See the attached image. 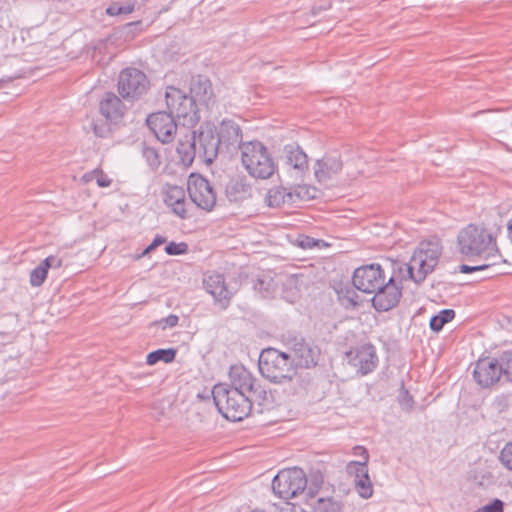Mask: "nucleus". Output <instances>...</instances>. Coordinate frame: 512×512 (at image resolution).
<instances>
[{"instance_id": "f257e3e1", "label": "nucleus", "mask_w": 512, "mask_h": 512, "mask_svg": "<svg viewBox=\"0 0 512 512\" xmlns=\"http://www.w3.org/2000/svg\"><path fill=\"white\" fill-rule=\"evenodd\" d=\"M442 254V245L439 239L422 241L413 253L409 263L398 265L401 280H412L421 284L428 274L432 273L438 265Z\"/></svg>"}, {"instance_id": "f03ea898", "label": "nucleus", "mask_w": 512, "mask_h": 512, "mask_svg": "<svg viewBox=\"0 0 512 512\" xmlns=\"http://www.w3.org/2000/svg\"><path fill=\"white\" fill-rule=\"evenodd\" d=\"M261 375L274 384L291 383L293 394L297 393L296 386L301 385V378L291 361V355L275 348L263 349L259 357Z\"/></svg>"}, {"instance_id": "7ed1b4c3", "label": "nucleus", "mask_w": 512, "mask_h": 512, "mask_svg": "<svg viewBox=\"0 0 512 512\" xmlns=\"http://www.w3.org/2000/svg\"><path fill=\"white\" fill-rule=\"evenodd\" d=\"M212 396L218 411L228 420L241 421L246 418L256 400L236 389L229 388L226 383L216 384Z\"/></svg>"}, {"instance_id": "20e7f679", "label": "nucleus", "mask_w": 512, "mask_h": 512, "mask_svg": "<svg viewBox=\"0 0 512 512\" xmlns=\"http://www.w3.org/2000/svg\"><path fill=\"white\" fill-rule=\"evenodd\" d=\"M459 252L466 257H476L497 251L496 238L484 226L469 224L457 236Z\"/></svg>"}, {"instance_id": "39448f33", "label": "nucleus", "mask_w": 512, "mask_h": 512, "mask_svg": "<svg viewBox=\"0 0 512 512\" xmlns=\"http://www.w3.org/2000/svg\"><path fill=\"white\" fill-rule=\"evenodd\" d=\"M241 162L249 175L257 179H268L276 170V164L267 147L257 140L241 145Z\"/></svg>"}, {"instance_id": "423d86ee", "label": "nucleus", "mask_w": 512, "mask_h": 512, "mask_svg": "<svg viewBox=\"0 0 512 512\" xmlns=\"http://www.w3.org/2000/svg\"><path fill=\"white\" fill-rule=\"evenodd\" d=\"M167 113L178 120L182 119L183 126H194L199 121L198 111L194 100L179 88L169 86L165 92Z\"/></svg>"}, {"instance_id": "0eeeda50", "label": "nucleus", "mask_w": 512, "mask_h": 512, "mask_svg": "<svg viewBox=\"0 0 512 512\" xmlns=\"http://www.w3.org/2000/svg\"><path fill=\"white\" fill-rule=\"evenodd\" d=\"M117 87L122 99L134 102L147 93L150 81L144 72L129 67L120 72Z\"/></svg>"}, {"instance_id": "6e6552de", "label": "nucleus", "mask_w": 512, "mask_h": 512, "mask_svg": "<svg viewBox=\"0 0 512 512\" xmlns=\"http://www.w3.org/2000/svg\"><path fill=\"white\" fill-rule=\"evenodd\" d=\"M307 477L301 468L293 467L281 470L272 480L273 492L282 499H291L303 492Z\"/></svg>"}, {"instance_id": "1a4fd4ad", "label": "nucleus", "mask_w": 512, "mask_h": 512, "mask_svg": "<svg viewBox=\"0 0 512 512\" xmlns=\"http://www.w3.org/2000/svg\"><path fill=\"white\" fill-rule=\"evenodd\" d=\"M229 388L236 389L246 396L256 400L261 405L267 399L266 390L260 385L259 381L243 365H233L229 371Z\"/></svg>"}, {"instance_id": "9d476101", "label": "nucleus", "mask_w": 512, "mask_h": 512, "mask_svg": "<svg viewBox=\"0 0 512 512\" xmlns=\"http://www.w3.org/2000/svg\"><path fill=\"white\" fill-rule=\"evenodd\" d=\"M284 343L291 352V361L295 368L309 369L315 367L319 360L320 350L317 346L308 343L302 336L287 334Z\"/></svg>"}, {"instance_id": "9b49d317", "label": "nucleus", "mask_w": 512, "mask_h": 512, "mask_svg": "<svg viewBox=\"0 0 512 512\" xmlns=\"http://www.w3.org/2000/svg\"><path fill=\"white\" fill-rule=\"evenodd\" d=\"M191 201L205 211H211L216 204V192L211 183L201 175L191 174L187 182Z\"/></svg>"}, {"instance_id": "f8f14e48", "label": "nucleus", "mask_w": 512, "mask_h": 512, "mask_svg": "<svg viewBox=\"0 0 512 512\" xmlns=\"http://www.w3.org/2000/svg\"><path fill=\"white\" fill-rule=\"evenodd\" d=\"M194 132L197 154L206 163H212L221 151L216 126L210 122H204Z\"/></svg>"}, {"instance_id": "ddd939ff", "label": "nucleus", "mask_w": 512, "mask_h": 512, "mask_svg": "<svg viewBox=\"0 0 512 512\" xmlns=\"http://www.w3.org/2000/svg\"><path fill=\"white\" fill-rule=\"evenodd\" d=\"M386 276L380 264L372 263L355 269L352 277L353 285L367 294H373L384 284Z\"/></svg>"}, {"instance_id": "4468645a", "label": "nucleus", "mask_w": 512, "mask_h": 512, "mask_svg": "<svg viewBox=\"0 0 512 512\" xmlns=\"http://www.w3.org/2000/svg\"><path fill=\"white\" fill-rule=\"evenodd\" d=\"M373 294L372 305L378 312H387L398 305L402 297V286L398 285L395 277L384 281Z\"/></svg>"}, {"instance_id": "2eb2a0df", "label": "nucleus", "mask_w": 512, "mask_h": 512, "mask_svg": "<svg viewBox=\"0 0 512 512\" xmlns=\"http://www.w3.org/2000/svg\"><path fill=\"white\" fill-rule=\"evenodd\" d=\"M175 119L171 114L162 111L150 114L146 122L156 138L163 144H168L175 139L178 130Z\"/></svg>"}, {"instance_id": "dca6fc26", "label": "nucleus", "mask_w": 512, "mask_h": 512, "mask_svg": "<svg viewBox=\"0 0 512 512\" xmlns=\"http://www.w3.org/2000/svg\"><path fill=\"white\" fill-rule=\"evenodd\" d=\"M343 160L340 151L331 150L326 152L314 164V175L319 183H327L337 176L343 169Z\"/></svg>"}, {"instance_id": "f3484780", "label": "nucleus", "mask_w": 512, "mask_h": 512, "mask_svg": "<svg viewBox=\"0 0 512 512\" xmlns=\"http://www.w3.org/2000/svg\"><path fill=\"white\" fill-rule=\"evenodd\" d=\"M502 377L498 358H480L473 370V378L481 388H490Z\"/></svg>"}, {"instance_id": "a211bd4d", "label": "nucleus", "mask_w": 512, "mask_h": 512, "mask_svg": "<svg viewBox=\"0 0 512 512\" xmlns=\"http://www.w3.org/2000/svg\"><path fill=\"white\" fill-rule=\"evenodd\" d=\"M349 363L362 375L371 373L377 366L378 357L372 344L362 345L347 353Z\"/></svg>"}, {"instance_id": "6ab92c4d", "label": "nucleus", "mask_w": 512, "mask_h": 512, "mask_svg": "<svg viewBox=\"0 0 512 512\" xmlns=\"http://www.w3.org/2000/svg\"><path fill=\"white\" fill-rule=\"evenodd\" d=\"M217 136L221 150L230 152L237 148L241 149L242 130L241 127L233 120L224 119L217 129Z\"/></svg>"}, {"instance_id": "aec40b11", "label": "nucleus", "mask_w": 512, "mask_h": 512, "mask_svg": "<svg viewBox=\"0 0 512 512\" xmlns=\"http://www.w3.org/2000/svg\"><path fill=\"white\" fill-rule=\"evenodd\" d=\"M164 203L181 219L187 218L186 193L183 187L165 184L162 189Z\"/></svg>"}, {"instance_id": "412c9836", "label": "nucleus", "mask_w": 512, "mask_h": 512, "mask_svg": "<svg viewBox=\"0 0 512 512\" xmlns=\"http://www.w3.org/2000/svg\"><path fill=\"white\" fill-rule=\"evenodd\" d=\"M204 286L206 291L213 296L215 302L221 305L222 309L228 307L232 293L228 290L222 274L209 275L204 279Z\"/></svg>"}, {"instance_id": "4be33fe9", "label": "nucleus", "mask_w": 512, "mask_h": 512, "mask_svg": "<svg viewBox=\"0 0 512 512\" xmlns=\"http://www.w3.org/2000/svg\"><path fill=\"white\" fill-rule=\"evenodd\" d=\"M347 471L355 476V489L364 499H368L373 494V485L368 474V466L365 463L349 462Z\"/></svg>"}, {"instance_id": "5701e85b", "label": "nucleus", "mask_w": 512, "mask_h": 512, "mask_svg": "<svg viewBox=\"0 0 512 512\" xmlns=\"http://www.w3.org/2000/svg\"><path fill=\"white\" fill-rule=\"evenodd\" d=\"M190 93L191 95L189 97H192L194 104L199 102L200 104L208 106L214 97L211 81L202 75L192 77Z\"/></svg>"}, {"instance_id": "b1692460", "label": "nucleus", "mask_w": 512, "mask_h": 512, "mask_svg": "<svg viewBox=\"0 0 512 512\" xmlns=\"http://www.w3.org/2000/svg\"><path fill=\"white\" fill-rule=\"evenodd\" d=\"M100 113L110 121H116L123 117L125 105L113 92H107L100 102Z\"/></svg>"}, {"instance_id": "393cba45", "label": "nucleus", "mask_w": 512, "mask_h": 512, "mask_svg": "<svg viewBox=\"0 0 512 512\" xmlns=\"http://www.w3.org/2000/svg\"><path fill=\"white\" fill-rule=\"evenodd\" d=\"M286 164L303 174L308 170V157L297 143H290L284 146Z\"/></svg>"}, {"instance_id": "a878e982", "label": "nucleus", "mask_w": 512, "mask_h": 512, "mask_svg": "<svg viewBox=\"0 0 512 512\" xmlns=\"http://www.w3.org/2000/svg\"><path fill=\"white\" fill-rule=\"evenodd\" d=\"M225 194L230 202H242L252 196V187L245 178H232L226 184Z\"/></svg>"}, {"instance_id": "bb28decb", "label": "nucleus", "mask_w": 512, "mask_h": 512, "mask_svg": "<svg viewBox=\"0 0 512 512\" xmlns=\"http://www.w3.org/2000/svg\"><path fill=\"white\" fill-rule=\"evenodd\" d=\"M266 203L269 207H280L284 204H293V196L290 189L283 186H274L267 191Z\"/></svg>"}, {"instance_id": "cd10ccee", "label": "nucleus", "mask_w": 512, "mask_h": 512, "mask_svg": "<svg viewBox=\"0 0 512 512\" xmlns=\"http://www.w3.org/2000/svg\"><path fill=\"white\" fill-rule=\"evenodd\" d=\"M177 152L180 155L183 164H192L197 154L195 132H191L190 136H187L185 141L182 139L179 140Z\"/></svg>"}, {"instance_id": "c85d7f7f", "label": "nucleus", "mask_w": 512, "mask_h": 512, "mask_svg": "<svg viewBox=\"0 0 512 512\" xmlns=\"http://www.w3.org/2000/svg\"><path fill=\"white\" fill-rule=\"evenodd\" d=\"M275 283L269 274H259L253 282V288L263 298H269L275 291Z\"/></svg>"}, {"instance_id": "c756f323", "label": "nucleus", "mask_w": 512, "mask_h": 512, "mask_svg": "<svg viewBox=\"0 0 512 512\" xmlns=\"http://www.w3.org/2000/svg\"><path fill=\"white\" fill-rule=\"evenodd\" d=\"M454 318L455 311L453 309H443L430 319V329L438 333L443 329L445 324L451 322Z\"/></svg>"}, {"instance_id": "7c9ffc66", "label": "nucleus", "mask_w": 512, "mask_h": 512, "mask_svg": "<svg viewBox=\"0 0 512 512\" xmlns=\"http://www.w3.org/2000/svg\"><path fill=\"white\" fill-rule=\"evenodd\" d=\"M176 353L177 351L174 348L158 349L150 352L147 355L146 363L148 365H154L159 361H163L164 363H171L175 360Z\"/></svg>"}, {"instance_id": "2f4dec72", "label": "nucleus", "mask_w": 512, "mask_h": 512, "mask_svg": "<svg viewBox=\"0 0 512 512\" xmlns=\"http://www.w3.org/2000/svg\"><path fill=\"white\" fill-rule=\"evenodd\" d=\"M313 512H343L342 504L333 498H319Z\"/></svg>"}, {"instance_id": "473e14b6", "label": "nucleus", "mask_w": 512, "mask_h": 512, "mask_svg": "<svg viewBox=\"0 0 512 512\" xmlns=\"http://www.w3.org/2000/svg\"><path fill=\"white\" fill-rule=\"evenodd\" d=\"M142 156L152 171H156L161 165V158L158 151L143 143Z\"/></svg>"}, {"instance_id": "72a5a7b5", "label": "nucleus", "mask_w": 512, "mask_h": 512, "mask_svg": "<svg viewBox=\"0 0 512 512\" xmlns=\"http://www.w3.org/2000/svg\"><path fill=\"white\" fill-rule=\"evenodd\" d=\"M499 365L501 369L502 376L505 377L507 381L512 382V352L505 351L499 357Z\"/></svg>"}, {"instance_id": "f704fd0d", "label": "nucleus", "mask_w": 512, "mask_h": 512, "mask_svg": "<svg viewBox=\"0 0 512 512\" xmlns=\"http://www.w3.org/2000/svg\"><path fill=\"white\" fill-rule=\"evenodd\" d=\"M48 269L41 262L36 268L30 273V284L33 287L41 286L47 278Z\"/></svg>"}, {"instance_id": "c9c22d12", "label": "nucleus", "mask_w": 512, "mask_h": 512, "mask_svg": "<svg viewBox=\"0 0 512 512\" xmlns=\"http://www.w3.org/2000/svg\"><path fill=\"white\" fill-rule=\"evenodd\" d=\"M290 193L293 196V204L297 201H308L314 197L310 195L309 188L304 185H298L294 189H290Z\"/></svg>"}, {"instance_id": "e433bc0d", "label": "nucleus", "mask_w": 512, "mask_h": 512, "mask_svg": "<svg viewBox=\"0 0 512 512\" xmlns=\"http://www.w3.org/2000/svg\"><path fill=\"white\" fill-rule=\"evenodd\" d=\"M499 460L506 469L512 471V441L504 445L500 451Z\"/></svg>"}, {"instance_id": "4c0bfd02", "label": "nucleus", "mask_w": 512, "mask_h": 512, "mask_svg": "<svg viewBox=\"0 0 512 512\" xmlns=\"http://www.w3.org/2000/svg\"><path fill=\"white\" fill-rule=\"evenodd\" d=\"M188 244L186 242H169L165 246V252L168 255L176 256V255H182L186 254L188 252Z\"/></svg>"}, {"instance_id": "58836bf2", "label": "nucleus", "mask_w": 512, "mask_h": 512, "mask_svg": "<svg viewBox=\"0 0 512 512\" xmlns=\"http://www.w3.org/2000/svg\"><path fill=\"white\" fill-rule=\"evenodd\" d=\"M475 512H504V502L498 498L479 507Z\"/></svg>"}, {"instance_id": "ea45409f", "label": "nucleus", "mask_w": 512, "mask_h": 512, "mask_svg": "<svg viewBox=\"0 0 512 512\" xmlns=\"http://www.w3.org/2000/svg\"><path fill=\"white\" fill-rule=\"evenodd\" d=\"M495 265V262L492 263H483L480 265L470 266L467 264H461L458 268V271L460 273L469 274L477 271H484L490 269L492 266Z\"/></svg>"}, {"instance_id": "a19ab883", "label": "nucleus", "mask_w": 512, "mask_h": 512, "mask_svg": "<svg viewBox=\"0 0 512 512\" xmlns=\"http://www.w3.org/2000/svg\"><path fill=\"white\" fill-rule=\"evenodd\" d=\"M93 132L97 137L107 138L111 134V128L107 122H93Z\"/></svg>"}, {"instance_id": "79ce46f5", "label": "nucleus", "mask_w": 512, "mask_h": 512, "mask_svg": "<svg viewBox=\"0 0 512 512\" xmlns=\"http://www.w3.org/2000/svg\"><path fill=\"white\" fill-rule=\"evenodd\" d=\"M399 404L403 409H405L407 411L411 410L412 406H413V398L409 394V392L404 389L403 384H402V391L399 396Z\"/></svg>"}, {"instance_id": "37998d69", "label": "nucleus", "mask_w": 512, "mask_h": 512, "mask_svg": "<svg viewBox=\"0 0 512 512\" xmlns=\"http://www.w3.org/2000/svg\"><path fill=\"white\" fill-rule=\"evenodd\" d=\"M321 242V240L314 239L310 236L302 235L300 236L299 246L303 249H312L315 247H319Z\"/></svg>"}, {"instance_id": "c03bdc74", "label": "nucleus", "mask_w": 512, "mask_h": 512, "mask_svg": "<svg viewBox=\"0 0 512 512\" xmlns=\"http://www.w3.org/2000/svg\"><path fill=\"white\" fill-rule=\"evenodd\" d=\"M42 263L49 270L50 268H60L63 264V260L58 256L50 255L45 258Z\"/></svg>"}, {"instance_id": "a18cd8bd", "label": "nucleus", "mask_w": 512, "mask_h": 512, "mask_svg": "<svg viewBox=\"0 0 512 512\" xmlns=\"http://www.w3.org/2000/svg\"><path fill=\"white\" fill-rule=\"evenodd\" d=\"M353 454L355 456H360L361 457V461H355L356 463H365V465L368 466V461H369V453H368V450L363 447V446H355L353 448Z\"/></svg>"}, {"instance_id": "49530a36", "label": "nucleus", "mask_w": 512, "mask_h": 512, "mask_svg": "<svg viewBox=\"0 0 512 512\" xmlns=\"http://www.w3.org/2000/svg\"><path fill=\"white\" fill-rule=\"evenodd\" d=\"M166 241H167L166 237H164L162 235H156L155 238L153 239L152 243L150 245H148L147 248L143 251V255L152 252L158 246L166 243Z\"/></svg>"}, {"instance_id": "de8ad7c7", "label": "nucleus", "mask_w": 512, "mask_h": 512, "mask_svg": "<svg viewBox=\"0 0 512 512\" xmlns=\"http://www.w3.org/2000/svg\"><path fill=\"white\" fill-rule=\"evenodd\" d=\"M179 318L177 315L170 314L169 316L163 318L159 323L163 325V327H175L178 324Z\"/></svg>"}, {"instance_id": "09e8293b", "label": "nucleus", "mask_w": 512, "mask_h": 512, "mask_svg": "<svg viewBox=\"0 0 512 512\" xmlns=\"http://www.w3.org/2000/svg\"><path fill=\"white\" fill-rule=\"evenodd\" d=\"M331 1L330 0H324L320 5H315L311 9V14L313 16L318 15L321 11L328 10L331 8Z\"/></svg>"}, {"instance_id": "8fccbe9b", "label": "nucleus", "mask_w": 512, "mask_h": 512, "mask_svg": "<svg viewBox=\"0 0 512 512\" xmlns=\"http://www.w3.org/2000/svg\"><path fill=\"white\" fill-rule=\"evenodd\" d=\"M97 173L96 182L99 187H108L111 184V179L102 171H95Z\"/></svg>"}, {"instance_id": "3c124183", "label": "nucleus", "mask_w": 512, "mask_h": 512, "mask_svg": "<svg viewBox=\"0 0 512 512\" xmlns=\"http://www.w3.org/2000/svg\"><path fill=\"white\" fill-rule=\"evenodd\" d=\"M281 512H307V511H305L301 506L293 504L287 508L282 509Z\"/></svg>"}, {"instance_id": "603ef678", "label": "nucleus", "mask_w": 512, "mask_h": 512, "mask_svg": "<svg viewBox=\"0 0 512 512\" xmlns=\"http://www.w3.org/2000/svg\"><path fill=\"white\" fill-rule=\"evenodd\" d=\"M311 479L317 487H319L323 483V477L320 473L312 475Z\"/></svg>"}, {"instance_id": "864d4df0", "label": "nucleus", "mask_w": 512, "mask_h": 512, "mask_svg": "<svg viewBox=\"0 0 512 512\" xmlns=\"http://www.w3.org/2000/svg\"><path fill=\"white\" fill-rule=\"evenodd\" d=\"M507 237L512 243V217L507 222Z\"/></svg>"}, {"instance_id": "5fc2aeb1", "label": "nucleus", "mask_w": 512, "mask_h": 512, "mask_svg": "<svg viewBox=\"0 0 512 512\" xmlns=\"http://www.w3.org/2000/svg\"><path fill=\"white\" fill-rule=\"evenodd\" d=\"M107 12L111 15H113L114 13L112 12V8H108Z\"/></svg>"}, {"instance_id": "6e6d98bb", "label": "nucleus", "mask_w": 512, "mask_h": 512, "mask_svg": "<svg viewBox=\"0 0 512 512\" xmlns=\"http://www.w3.org/2000/svg\"><path fill=\"white\" fill-rule=\"evenodd\" d=\"M252 512H265L263 510H253Z\"/></svg>"}]
</instances>
